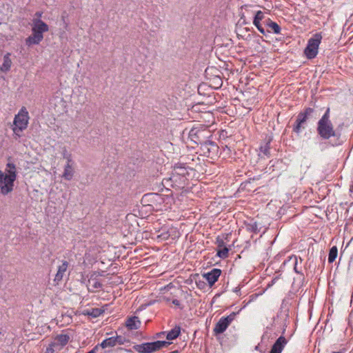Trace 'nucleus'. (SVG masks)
I'll list each match as a JSON object with an SVG mask.
<instances>
[{
  "mask_svg": "<svg viewBox=\"0 0 353 353\" xmlns=\"http://www.w3.org/2000/svg\"><path fill=\"white\" fill-rule=\"evenodd\" d=\"M89 315L93 316H98L100 314V311L98 309H93L91 312L88 313Z\"/></svg>",
  "mask_w": 353,
  "mask_h": 353,
  "instance_id": "27",
  "label": "nucleus"
},
{
  "mask_svg": "<svg viewBox=\"0 0 353 353\" xmlns=\"http://www.w3.org/2000/svg\"><path fill=\"white\" fill-rule=\"evenodd\" d=\"M35 15L38 17L37 19H39V18L41 17L42 13H41V12H37V13L35 14Z\"/></svg>",
  "mask_w": 353,
  "mask_h": 353,
  "instance_id": "31",
  "label": "nucleus"
},
{
  "mask_svg": "<svg viewBox=\"0 0 353 353\" xmlns=\"http://www.w3.org/2000/svg\"><path fill=\"white\" fill-rule=\"evenodd\" d=\"M156 201H161L163 200V198L158 195H155Z\"/></svg>",
  "mask_w": 353,
  "mask_h": 353,
  "instance_id": "29",
  "label": "nucleus"
},
{
  "mask_svg": "<svg viewBox=\"0 0 353 353\" xmlns=\"http://www.w3.org/2000/svg\"><path fill=\"white\" fill-rule=\"evenodd\" d=\"M330 108L318 123V132L323 139H329L335 136V131L331 121L329 120Z\"/></svg>",
  "mask_w": 353,
  "mask_h": 353,
  "instance_id": "4",
  "label": "nucleus"
},
{
  "mask_svg": "<svg viewBox=\"0 0 353 353\" xmlns=\"http://www.w3.org/2000/svg\"><path fill=\"white\" fill-rule=\"evenodd\" d=\"M321 39L322 37L320 34H316L309 39L304 51L305 56L308 59H313L316 56Z\"/></svg>",
  "mask_w": 353,
  "mask_h": 353,
  "instance_id": "7",
  "label": "nucleus"
},
{
  "mask_svg": "<svg viewBox=\"0 0 353 353\" xmlns=\"http://www.w3.org/2000/svg\"><path fill=\"white\" fill-rule=\"evenodd\" d=\"M188 174V170L183 167L174 168L173 172L169 180L172 182V185L176 188H183L188 181L186 175Z\"/></svg>",
  "mask_w": 353,
  "mask_h": 353,
  "instance_id": "6",
  "label": "nucleus"
},
{
  "mask_svg": "<svg viewBox=\"0 0 353 353\" xmlns=\"http://www.w3.org/2000/svg\"><path fill=\"white\" fill-rule=\"evenodd\" d=\"M69 339L70 337L67 334L58 335L52 342V345L55 346L57 350H60L68 343Z\"/></svg>",
  "mask_w": 353,
  "mask_h": 353,
  "instance_id": "12",
  "label": "nucleus"
},
{
  "mask_svg": "<svg viewBox=\"0 0 353 353\" xmlns=\"http://www.w3.org/2000/svg\"><path fill=\"white\" fill-rule=\"evenodd\" d=\"M194 130H192L190 131V137H192V136L194 135Z\"/></svg>",
  "mask_w": 353,
  "mask_h": 353,
  "instance_id": "32",
  "label": "nucleus"
},
{
  "mask_svg": "<svg viewBox=\"0 0 353 353\" xmlns=\"http://www.w3.org/2000/svg\"><path fill=\"white\" fill-rule=\"evenodd\" d=\"M263 13L261 11H258L255 14L253 23L257 28L259 31L264 34L265 30L260 25V21H261L263 19Z\"/></svg>",
  "mask_w": 353,
  "mask_h": 353,
  "instance_id": "19",
  "label": "nucleus"
},
{
  "mask_svg": "<svg viewBox=\"0 0 353 353\" xmlns=\"http://www.w3.org/2000/svg\"><path fill=\"white\" fill-rule=\"evenodd\" d=\"M221 275V270L219 269H213L211 272L203 274V276L212 286L219 279Z\"/></svg>",
  "mask_w": 353,
  "mask_h": 353,
  "instance_id": "14",
  "label": "nucleus"
},
{
  "mask_svg": "<svg viewBox=\"0 0 353 353\" xmlns=\"http://www.w3.org/2000/svg\"><path fill=\"white\" fill-rule=\"evenodd\" d=\"M173 303H174V304H178V301H173Z\"/></svg>",
  "mask_w": 353,
  "mask_h": 353,
  "instance_id": "33",
  "label": "nucleus"
},
{
  "mask_svg": "<svg viewBox=\"0 0 353 353\" xmlns=\"http://www.w3.org/2000/svg\"><path fill=\"white\" fill-rule=\"evenodd\" d=\"M55 351H57V350H56L55 346L52 345V343L46 349V353H54Z\"/></svg>",
  "mask_w": 353,
  "mask_h": 353,
  "instance_id": "26",
  "label": "nucleus"
},
{
  "mask_svg": "<svg viewBox=\"0 0 353 353\" xmlns=\"http://www.w3.org/2000/svg\"><path fill=\"white\" fill-rule=\"evenodd\" d=\"M203 119L206 120L207 123L205 124L206 126H209L210 123H214V117L211 112H205L203 116Z\"/></svg>",
  "mask_w": 353,
  "mask_h": 353,
  "instance_id": "24",
  "label": "nucleus"
},
{
  "mask_svg": "<svg viewBox=\"0 0 353 353\" xmlns=\"http://www.w3.org/2000/svg\"><path fill=\"white\" fill-rule=\"evenodd\" d=\"M234 316L235 314L232 313L227 317H223L220 319L214 328V332L216 334L223 333L227 329L231 322L234 320Z\"/></svg>",
  "mask_w": 353,
  "mask_h": 353,
  "instance_id": "8",
  "label": "nucleus"
},
{
  "mask_svg": "<svg viewBox=\"0 0 353 353\" xmlns=\"http://www.w3.org/2000/svg\"><path fill=\"white\" fill-rule=\"evenodd\" d=\"M12 64L10 53L8 52L2 58V63L0 65V74L7 73L10 70Z\"/></svg>",
  "mask_w": 353,
  "mask_h": 353,
  "instance_id": "11",
  "label": "nucleus"
},
{
  "mask_svg": "<svg viewBox=\"0 0 353 353\" xmlns=\"http://www.w3.org/2000/svg\"><path fill=\"white\" fill-rule=\"evenodd\" d=\"M313 110L312 108H307L305 110V114H300L296 119V125L294 128V131L299 133L301 129V125L306 121L307 115L310 114Z\"/></svg>",
  "mask_w": 353,
  "mask_h": 353,
  "instance_id": "15",
  "label": "nucleus"
},
{
  "mask_svg": "<svg viewBox=\"0 0 353 353\" xmlns=\"http://www.w3.org/2000/svg\"><path fill=\"white\" fill-rule=\"evenodd\" d=\"M159 234H157V239L160 241L168 240L170 237L172 240L175 239L179 236V232L175 228H170L169 230H166L165 228L162 229L159 231Z\"/></svg>",
  "mask_w": 353,
  "mask_h": 353,
  "instance_id": "9",
  "label": "nucleus"
},
{
  "mask_svg": "<svg viewBox=\"0 0 353 353\" xmlns=\"http://www.w3.org/2000/svg\"><path fill=\"white\" fill-rule=\"evenodd\" d=\"M338 254V250L336 246L332 247L329 252L328 261L332 263L336 258Z\"/></svg>",
  "mask_w": 353,
  "mask_h": 353,
  "instance_id": "23",
  "label": "nucleus"
},
{
  "mask_svg": "<svg viewBox=\"0 0 353 353\" xmlns=\"http://www.w3.org/2000/svg\"><path fill=\"white\" fill-rule=\"evenodd\" d=\"M17 168L16 164L8 159L3 170H0V194L3 196L10 195L15 187L17 179Z\"/></svg>",
  "mask_w": 353,
  "mask_h": 353,
  "instance_id": "1",
  "label": "nucleus"
},
{
  "mask_svg": "<svg viewBox=\"0 0 353 353\" xmlns=\"http://www.w3.org/2000/svg\"><path fill=\"white\" fill-rule=\"evenodd\" d=\"M29 114L25 107H22L13 121L12 131L15 139L21 137V132L26 130L29 123Z\"/></svg>",
  "mask_w": 353,
  "mask_h": 353,
  "instance_id": "3",
  "label": "nucleus"
},
{
  "mask_svg": "<svg viewBox=\"0 0 353 353\" xmlns=\"http://www.w3.org/2000/svg\"><path fill=\"white\" fill-rule=\"evenodd\" d=\"M171 343L165 341H157L135 345L133 348L139 353H153L163 347H168Z\"/></svg>",
  "mask_w": 353,
  "mask_h": 353,
  "instance_id": "5",
  "label": "nucleus"
},
{
  "mask_svg": "<svg viewBox=\"0 0 353 353\" xmlns=\"http://www.w3.org/2000/svg\"><path fill=\"white\" fill-rule=\"evenodd\" d=\"M140 324L141 322L137 316L129 318L125 323V325L129 330H137L139 327Z\"/></svg>",
  "mask_w": 353,
  "mask_h": 353,
  "instance_id": "18",
  "label": "nucleus"
},
{
  "mask_svg": "<svg viewBox=\"0 0 353 353\" xmlns=\"http://www.w3.org/2000/svg\"><path fill=\"white\" fill-rule=\"evenodd\" d=\"M49 30L48 26L40 19H34L32 23V34L26 39L28 45L39 44L43 39V33Z\"/></svg>",
  "mask_w": 353,
  "mask_h": 353,
  "instance_id": "2",
  "label": "nucleus"
},
{
  "mask_svg": "<svg viewBox=\"0 0 353 353\" xmlns=\"http://www.w3.org/2000/svg\"><path fill=\"white\" fill-rule=\"evenodd\" d=\"M101 283L95 279H90L88 281V290L94 292L95 290L101 287Z\"/></svg>",
  "mask_w": 353,
  "mask_h": 353,
  "instance_id": "22",
  "label": "nucleus"
},
{
  "mask_svg": "<svg viewBox=\"0 0 353 353\" xmlns=\"http://www.w3.org/2000/svg\"><path fill=\"white\" fill-rule=\"evenodd\" d=\"M216 84L217 85V87H221V85H222V81L221 79H217V82L216 83Z\"/></svg>",
  "mask_w": 353,
  "mask_h": 353,
  "instance_id": "28",
  "label": "nucleus"
},
{
  "mask_svg": "<svg viewBox=\"0 0 353 353\" xmlns=\"http://www.w3.org/2000/svg\"><path fill=\"white\" fill-rule=\"evenodd\" d=\"M181 333V328L179 326H176L174 329L168 332L166 334V339L168 341L174 340L176 339Z\"/></svg>",
  "mask_w": 353,
  "mask_h": 353,
  "instance_id": "20",
  "label": "nucleus"
},
{
  "mask_svg": "<svg viewBox=\"0 0 353 353\" xmlns=\"http://www.w3.org/2000/svg\"><path fill=\"white\" fill-rule=\"evenodd\" d=\"M164 334H165V332H159V333H157L156 335H157V338H161V337H162V336H163V335H164Z\"/></svg>",
  "mask_w": 353,
  "mask_h": 353,
  "instance_id": "30",
  "label": "nucleus"
},
{
  "mask_svg": "<svg viewBox=\"0 0 353 353\" xmlns=\"http://www.w3.org/2000/svg\"><path fill=\"white\" fill-rule=\"evenodd\" d=\"M68 267V263L67 261H63L62 263L58 267L57 272L54 276V281L59 282L63 279L67 269Z\"/></svg>",
  "mask_w": 353,
  "mask_h": 353,
  "instance_id": "17",
  "label": "nucleus"
},
{
  "mask_svg": "<svg viewBox=\"0 0 353 353\" xmlns=\"http://www.w3.org/2000/svg\"><path fill=\"white\" fill-rule=\"evenodd\" d=\"M74 171L73 165L72 164V160L70 159H68L67 163L65 165L62 177L67 181H70L74 176Z\"/></svg>",
  "mask_w": 353,
  "mask_h": 353,
  "instance_id": "13",
  "label": "nucleus"
},
{
  "mask_svg": "<svg viewBox=\"0 0 353 353\" xmlns=\"http://www.w3.org/2000/svg\"><path fill=\"white\" fill-rule=\"evenodd\" d=\"M123 343V338L120 336L110 337L105 339L99 345L102 348L112 347L117 344Z\"/></svg>",
  "mask_w": 353,
  "mask_h": 353,
  "instance_id": "10",
  "label": "nucleus"
},
{
  "mask_svg": "<svg viewBox=\"0 0 353 353\" xmlns=\"http://www.w3.org/2000/svg\"><path fill=\"white\" fill-rule=\"evenodd\" d=\"M268 26L273 31L274 33L279 34L280 32V27L276 23L270 22V23H268Z\"/></svg>",
  "mask_w": 353,
  "mask_h": 353,
  "instance_id": "25",
  "label": "nucleus"
},
{
  "mask_svg": "<svg viewBox=\"0 0 353 353\" xmlns=\"http://www.w3.org/2000/svg\"><path fill=\"white\" fill-rule=\"evenodd\" d=\"M286 343V339L280 336L273 345L270 353H281Z\"/></svg>",
  "mask_w": 353,
  "mask_h": 353,
  "instance_id": "16",
  "label": "nucleus"
},
{
  "mask_svg": "<svg viewBox=\"0 0 353 353\" xmlns=\"http://www.w3.org/2000/svg\"><path fill=\"white\" fill-rule=\"evenodd\" d=\"M223 242L219 243V249L217 250V255L222 259H225L228 256V248L223 246Z\"/></svg>",
  "mask_w": 353,
  "mask_h": 353,
  "instance_id": "21",
  "label": "nucleus"
}]
</instances>
